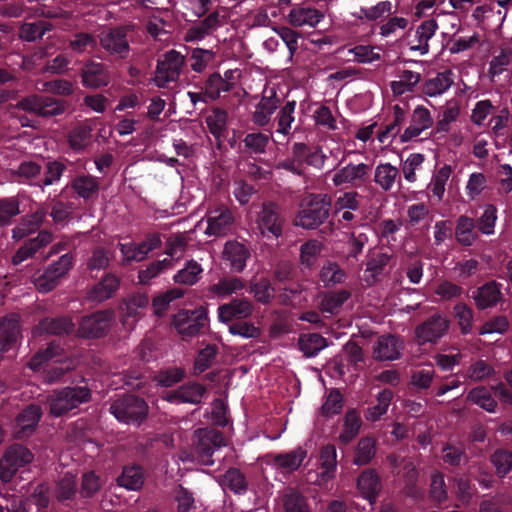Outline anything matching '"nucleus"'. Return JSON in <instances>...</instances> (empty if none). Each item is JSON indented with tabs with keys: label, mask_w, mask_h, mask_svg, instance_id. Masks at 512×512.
I'll use <instances>...</instances> for the list:
<instances>
[{
	"label": "nucleus",
	"mask_w": 512,
	"mask_h": 512,
	"mask_svg": "<svg viewBox=\"0 0 512 512\" xmlns=\"http://www.w3.org/2000/svg\"><path fill=\"white\" fill-rule=\"evenodd\" d=\"M394 397V393L390 389H384L379 392L377 396V403L369 406L365 412L364 417L367 421H378L383 415L387 413L388 407Z\"/></svg>",
	"instance_id": "46"
},
{
	"label": "nucleus",
	"mask_w": 512,
	"mask_h": 512,
	"mask_svg": "<svg viewBox=\"0 0 512 512\" xmlns=\"http://www.w3.org/2000/svg\"><path fill=\"white\" fill-rule=\"evenodd\" d=\"M286 219L281 208L274 202L264 203L258 215L257 224L263 237L278 239L283 234Z\"/></svg>",
	"instance_id": "8"
},
{
	"label": "nucleus",
	"mask_w": 512,
	"mask_h": 512,
	"mask_svg": "<svg viewBox=\"0 0 512 512\" xmlns=\"http://www.w3.org/2000/svg\"><path fill=\"white\" fill-rule=\"evenodd\" d=\"M161 244V237L158 233H149L146 235L145 239L139 243L119 244V249L126 262H140L144 260L151 251L160 248Z\"/></svg>",
	"instance_id": "15"
},
{
	"label": "nucleus",
	"mask_w": 512,
	"mask_h": 512,
	"mask_svg": "<svg viewBox=\"0 0 512 512\" xmlns=\"http://www.w3.org/2000/svg\"><path fill=\"white\" fill-rule=\"evenodd\" d=\"M405 121V110L398 104L393 106V120L379 132L377 136L379 142L385 143L389 138H394L399 135Z\"/></svg>",
	"instance_id": "49"
},
{
	"label": "nucleus",
	"mask_w": 512,
	"mask_h": 512,
	"mask_svg": "<svg viewBox=\"0 0 512 512\" xmlns=\"http://www.w3.org/2000/svg\"><path fill=\"white\" fill-rule=\"evenodd\" d=\"M82 85L90 89L106 87L111 82V74L106 64L87 61L80 70Z\"/></svg>",
	"instance_id": "16"
},
{
	"label": "nucleus",
	"mask_w": 512,
	"mask_h": 512,
	"mask_svg": "<svg viewBox=\"0 0 512 512\" xmlns=\"http://www.w3.org/2000/svg\"><path fill=\"white\" fill-rule=\"evenodd\" d=\"M449 327V321L439 315L435 314L429 317L425 322L417 326L416 336L422 342H436L440 339Z\"/></svg>",
	"instance_id": "23"
},
{
	"label": "nucleus",
	"mask_w": 512,
	"mask_h": 512,
	"mask_svg": "<svg viewBox=\"0 0 512 512\" xmlns=\"http://www.w3.org/2000/svg\"><path fill=\"white\" fill-rule=\"evenodd\" d=\"M285 512H307L306 497L296 489H289L282 497Z\"/></svg>",
	"instance_id": "64"
},
{
	"label": "nucleus",
	"mask_w": 512,
	"mask_h": 512,
	"mask_svg": "<svg viewBox=\"0 0 512 512\" xmlns=\"http://www.w3.org/2000/svg\"><path fill=\"white\" fill-rule=\"evenodd\" d=\"M403 340L393 334H384L373 345V358L377 361H393L401 357Z\"/></svg>",
	"instance_id": "17"
},
{
	"label": "nucleus",
	"mask_w": 512,
	"mask_h": 512,
	"mask_svg": "<svg viewBox=\"0 0 512 512\" xmlns=\"http://www.w3.org/2000/svg\"><path fill=\"white\" fill-rule=\"evenodd\" d=\"M206 388L196 382H188L177 389L170 390L164 393L163 399L171 404H199L202 401Z\"/></svg>",
	"instance_id": "18"
},
{
	"label": "nucleus",
	"mask_w": 512,
	"mask_h": 512,
	"mask_svg": "<svg viewBox=\"0 0 512 512\" xmlns=\"http://www.w3.org/2000/svg\"><path fill=\"white\" fill-rule=\"evenodd\" d=\"M199 87L204 90L205 95L209 98L210 102H214L221 97L222 93L232 91L235 87V83L228 81L227 79H223L221 74L215 71L209 74L203 82V85Z\"/></svg>",
	"instance_id": "34"
},
{
	"label": "nucleus",
	"mask_w": 512,
	"mask_h": 512,
	"mask_svg": "<svg viewBox=\"0 0 512 512\" xmlns=\"http://www.w3.org/2000/svg\"><path fill=\"white\" fill-rule=\"evenodd\" d=\"M376 454V440L373 437H362L355 449L354 464L364 466L369 464Z\"/></svg>",
	"instance_id": "53"
},
{
	"label": "nucleus",
	"mask_w": 512,
	"mask_h": 512,
	"mask_svg": "<svg viewBox=\"0 0 512 512\" xmlns=\"http://www.w3.org/2000/svg\"><path fill=\"white\" fill-rule=\"evenodd\" d=\"M53 239L51 232L42 230L34 238L24 242V244L16 251L12 257V263L19 265L23 261L33 257L42 247L49 244Z\"/></svg>",
	"instance_id": "30"
},
{
	"label": "nucleus",
	"mask_w": 512,
	"mask_h": 512,
	"mask_svg": "<svg viewBox=\"0 0 512 512\" xmlns=\"http://www.w3.org/2000/svg\"><path fill=\"white\" fill-rule=\"evenodd\" d=\"M250 256L249 249L236 240L228 241L224 245L223 259L232 272L241 273L245 269Z\"/></svg>",
	"instance_id": "24"
},
{
	"label": "nucleus",
	"mask_w": 512,
	"mask_h": 512,
	"mask_svg": "<svg viewBox=\"0 0 512 512\" xmlns=\"http://www.w3.org/2000/svg\"><path fill=\"white\" fill-rule=\"evenodd\" d=\"M66 159H49L45 162L43 175L41 174L40 189L57 184L67 170Z\"/></svg>",
	"instance_id": "37"
},
{
	"label": "nucleus",
	"mask_w": 512,
	"mask_h": 512,
	"mask_svg": "<svg viewBox=\"0 0 512 512\" xmlns=\"http://www.w3.org/2000/svg\"><path fill=\"white\" fill-rule=\"evenodd\" d=\"M429 487V498L432 502L441 505L448 499V491L444 480V475L440 471H434L431 474Z\"/></svg>",
	"instance_id": "59"
},
{
	"label": "nucleus",
	"mask_w": 512,
	"mask_h": 512,
	"mask_svg": "<svg viewBox=\"0 0 512 512\" xmlns=\"http://www.w3.org/2000/svg\"><path fill=\"white\" fill-rule=\"evenodd\" d=\"M228 113L226 110L216 107L212 113L206 117V124L210 133L218 142V147L221 145L222 138L225 137L227 131Z\"/></svg>",
	"instance_id": "42"
},
{
	"label": "nucleus",
	"mask_w": 512,
	"mask_h": 512,
	"mask_svg": "<svg viewBox=\"0 0 512 512\" xmlns=\"http://www.w3.org/2000/svg\"><path fill=\"white\" fill-rule=\"evenodd\" d=\"M502 284L491 280L478 287L473 292V299L478 309L485 310L496 306L503 298L501 292Z\"/></svg>",
	"instance_id": "28"
},
{
	"label": "nucleus",
	"mask_w": 512,
	"mask_h": 512,
	"mask_svg": "<svg viewBox=\"0 0 512 512\" xmlns=\"http://www.w3.org/2000/svg\"><path fill=\"white\" fill-rule=\"evenodd\" d=\"M66 187L70 188L78 198L89 202L98 197L100 183L95 176L81 174L75 176Z\"/></svg>",
	"instance_id": "27"
},
{
	"label": "nucleus",
	"mask_w": 512,
	"mask_h": 512,
	"mask_svg": "<svg viewBox=\"0 0 512 512\" xmlns=\"http://www.w3.org/2000/svg\"><path fill=\"white\" fill-rule=\"evenodd\" d=\"M245 288L239 277H224L209 287V292L218 298H225Z\"/></svg>",
	"instance_id": "47"
},
{
	"label": "nucleus",
	"mask_w": 512,
	"mask_h": 512,
	"mask_svg": "<svg viewBox=\"0 0 512 512\" xmlns=\"http://www.w3.org/2000/svg\"><path fill=\"white\" fill-rule=\"evenodd\" d=\"M172 324L182 339L188 340L203 331L207 314L202 310H180L174 315Z\"/></svg>",
	"instance_id": "9"
},
{
	"label": "nucleus",
	"mask_w": 512,
	"mask_h": 512,
	"mask_svg": "<svg viewBox=\"0 0 512 512\" xmlns=\"http://www.w3.org/2000/svg\"><path fill=\"white\" fill-rule=\"evenodd\" d=\"M467 401L481 407L488 412H495L497 402L493 398L490 390L485 386H478L471 389L466 397Z\"/></svg>",
	"instance_id": "52"
},
{
	"label": "nucleus",
	"mask_w": 512,
	"mask_h": 512,
	"mask_svg": "<svg viewBox=\"0 0 512 512\" xmlns=\"http://www.w3.org/2000/svg\"><path fill=\"white\" fill-rule=\"evenodd\" d=\"M288 22L294 27H315L324 14L309 3L295 4L289 14Z\"/></svg>",
	"instance_id": "21"
},
{
	"label": "nucleus",
	"mask_w": 512,
	"mask_h": 512,
	"mask_svg": "<svg viewBox=\"0 0 512 512\" xmlns=\"http://www.w3.org/2000/svg\"><path fill=\"white\" fill-rule=\"evenodd\" d=\"M34 460L32 451L23 444L9 445L0 458V480L9 483L20 469Z\"/></svg>",
	"instance_id": "4"
},
{
	"label": "nucleus",
	"mask_w": 512,
	"mask_h": 512,
	"mask_svg": "<svg viewBox=\"0 0 512 512\" xmlns=\"http://www.w3.org/2000/svg\"><path fill=\"white\" fill-rule=\"evenodd\" d=\"M280 103L281 99L277 96L274 88H271L270 90L265 89L263 96L253 112V123L260 127L266 126L270 122L272 115L279 107Z\"/></svg>",
	"instance_id": "20"
},
{
	"label": "nucleus",
	"mask_w": 512,
	"mask_h": 512,
	"mask_svg": "<svg viewBox=\"0 0 512 512\" xmlns=\"http://www.w3.org/2000/svg\"><path fill=\"white\" fill-rule=\"evenodd\" d=\"M455 238L463 246H471L478 238L475 219L461 215L456 220Z\"/></svg>",
	"instance_id": "38"
},
{
	"label": "nucleus",
	"mask_w": 512,
	"mask_h": 512,
	"mask_svg": "<svg viewBox=\"0 0 512 512\" xmlns=\"http://www.w3.org/2000/svg\"><path fill=\"white\" fill-rule=\"evenodd\" d=\"M185 65V57L178 51L171 49L165 52L158 60L152 78L158 88L167 89L170 83L179 81Z\"/></svg>",
	"instance_id": "3"
},
{
	"label": "nucleus",
	"mask_w": 512,
	"mask_h": 512,
	"mask_svg": "<svg viewBox=\"0 0 512 512\" xmlns=\"http://www.w3.org/2000/svg\"><path fill=\"white\" fill-rule=\"evenodd\" d=\"M43 416L42 408L38 404L27 405L16 417L13 437L23 440L31 437Z\"/></svg>",
	"instance_id": "13"
},
{
	"label": "nucleus",
	"mask_w": 512,
	"mask_h": 512,
	"mask_svg": "<svg viewBox=\"0 0 512 512\" xmlns=\"http://www.w3.org/2000/svg\"><path fill=\"white\" fill-rule=\"evenodd\" d=\"M93 128L88 123H81L74 127L68 135L69 146L74 151L84 150L90 143Z\"/></svg>",
	"instance_id": "51"
},
{
	"label": "nucleus",
	"mask_w": 512,
	"mask_h": 512,
	"mask_svg": "<svg viewBox=\"0 0 512 512\" xmlns=\"http://www.w3.org/2000/svg\"><path fill=\"white\" fill-rule=\"evenodd\" d=\"M490 462L499 478H505L512 471V451L497 449L491 456Z\"/></svg>",
	"instance_id": "60"
},
{
	"label": "nucleus",
	"mask_w": 512,
	"mask_h": 512,
	"mask_svg": "<svg viewBox=\"0 0 512 512\" xmlns=\"http://www.w3.org/2000/svg\"><path fill=\"white\" fill-rule=\"evenodd\" d=\"M432 125L433 119L430 111L423 106H417L412 113L410 125L400 135V141L402 143L409 142L426 129L431 128Z\"/></svg>",
	"instance_id": "26"
},
{
	"label": "nucleus",
	"mask_w": 512,
	"mask_h": 512,
	"mask_svg": "<svg viewBox=\"0 0 512 512\" xmlns=\"http://www.w3.org/2000/svg\"><path fill=\"white\" fill-rule=\"evenodd\" d=\"M401 180L399 170L390 163H381L374 171V182L384 191H390Z\"/></svg>",
	"instance_id": "41"
},
{
	"label": "nucleus",
	"mask_w": 512,
	"mask_h": 512,
	"mask_svg": "<svg viewBox=\"0 0 512 512\" xmlns=\"http://www.w3.org/2000/svg\"><path fill=\"white\" fill-rule=\"evenodd\" d=\"M77 493L76 476L66 473L56 484L55 496L59 502L73 500Z\"/></svg>",
	"instance_id": "61"
},
{
	"label": "nucleus",
	"mask_w": 512,
	"mask_h": 512,
	"mask_svg": "<svg viewBox=\"0 0 512 512\" xmlns=\"http://www.w3.org/2000/svg\"><path fill=\"white\" fill-rule=\"evenodd\" d=\"M74 329L75 324L72 318L68 315H64L41 319L35 327L34 333L37 335L63 336L72 333Z\"/></svg>",
	"instance_id": "22"
},
{
	"label": "nucleus",
	"mask_w": 512,
	"mask_h": 512,
	"mask_svg": "<svg viewBox=\"0 0 512 512\" xmlns=\"http://www.w3.org/2000/svg\"><path fill=\"white\" fill-rule=\"evenodd\" d=\"M100 46L111 56L117 59H126L130 52L125 27L119 26L101 32Z\"/></svg>",
	"instance_id": "11"
},
{
	"label": "nucleus",
	"mask_w": 512,
	"mask_h": 512,
	"mask_svg": "<svg viewBox=\"0 0 512 512\" xmlns=\"http://www.w3.org/2000/svg\"><path fill=\"white\" fill-rule=\"evenodd\" d=\"M222 485L235 494L242 495L248 490L245 475L238 468H229L222 477Z\"/></svg>",
	"instance_id": "54"
},
{
	"label": "nucleus",
	"mask_w": 512,
	"mask_h": 512,
	"mask_svg": "<svg viewBox=\"0 0 512 512\" xmlns=\"http://www.w3.org/2000/svg\"><path fill=\"white\" fill-rule=\"evenodd\" d=\"M202 272L201 265L195 260H190L174 275L173 279L177 284L192 286L199 281Z\"/></svg>",
	"instance_id": "57"
},
{
	"label": "nucleus",
	"mask_w": 512,
	"mask_h": 512,
	"mask_svg": "<svg viewBox=\"0 0 512 512\" xmlns=\"http://www.w3.org/2000/svg\"><path fill=\"white\" fill-rule=\"evenodd\" d=\"M396 12V6L390 0L378 1L368 7H360L352 16L361 24H367L372 28L379 27L391 14Z\"/></svg>",
	"instance_id": "14"
},
{
	"label": "nucleus",
	"mask_w": 512,
	"mask_h": 512,
	"mask_svg": "<svg viewBox=\"0 0 512 512\" xmlns=\"http://www.w3.org/2000/svg\"><path fill=\"white\" fill-rule=\"evenodd\" d=\"M371 172V165L348 163L333 175L332 182L336 187L349 184L352 187L358 188L370 180Z\"/></svg>",
	"instance_id": "12"
},
{
	"label": "nucleus",
	"mask_w": 512,
	"mask_h": 512,
	"mask_svg": "<svg viewBox=\"0 0 512 512\" xmlns=\"http://www.w3.org/2000/svg\"><path fill=\"white\" fill-rule=\"evenodd\" d=\"M323 244L317 239H310L300 247V261L306 268L313 267L321 255Z\"/></svg>",
	"instance_id": "58"
},
{
	"label": "nucleus",
	"mask_w": 512,
	"mask_h": 512,
	"mask_svg": "<svg viewBox=\"0 0 512 512\" xmlns=\"http://www.w3.org/2000/svg\"><path fill=\"white\" fill-rule=\"evenodd\" d=\"M362 426V420L357 410L351 409L346 412L343 428L339 435V440L344 443H350L359 433Z\"/></svg>",
	"instance_id": "48"
},
{
	"label": "nucleus",
	"mask_w": 512,
	"mask_h": 512,
	"mask_svg": "<svg viewBox=\"0 0 512 512\" xmlns=\"http://www.w3.org/2000/svg\"><path fill=\"white\" fill-rule=\"evenodd\" d=\"M92 398L87 386H67L53 390L47 396L49 414L62 417L77 409L81 404L88 403Z\"/></svg>",
	"instance_id": "1"
},
{
	"label": "nucleus",
	"mask_w": 512,
	"mask_h": 512,
	"mask_svg": "<svg viewBox=\"0 0 512 512\" xmlns=\"http://www.w3.org/2000/svg\"><path fill=\"white\" fill-rule=\"evenodd\" d=\"M221 16L218 11L210 13L203 20L191 26L185 36L186 41H201L206 36L212 34L218 27L222 25Z\"/></svg>",
	"instance_id": "32"
},
{
	"label": "nucleus",
	"mask_w": 512,
	"mask_h": 512,
	"mask_svg": "<svg viewBox=\"0 0 512 512\" xmlns=\"http://www.w3.org/2000/svg\"><path fill=\"white\" fill-rule=\"evenodd\" d=\"M185 375V370L181 367H168L159 370L152 380L155 381L157 385L168 388L181 382L185 378Z\"/></svg>",
	"instance_id": "62"
},
{
	"label": "nucleus",
	"mask_w": 512,
	"mask_h": 512,
	"mask_svg": "<svg viewBox=\"0 0 512 512\" xmlns=\"http://www.w3.org/2000/svg\"><path fill=\"white\" fill-rule=\"evenodd\" d=\"M254 306L246 298H234L230 302L218 307V318L222 323H232L234 320H242L252 315Z\"/></svg>",
	"instance_id": "19"
},
{
	"label": "nucleus",
	"mask_w": 512,
	"mask_h": 512,
	"mask_svg": "<svg viewBox=\"0 0 512 512\" xmlns=\"http://www.w3.org/2000/svg\"><path fill=\"white\" fill-rule=\"evenodd\" d=\"M144 480L143 468L139 465H129L123 467L121 475L117 478V483L127 490L137 491L142 488Z\"/></svg>",
	"instance_id": "40"
},
{
	"label": "nucleus",
	"mask_w": 512,
	"mask_h": 512,
	"mask_svg": "<svg viewBox=\"0 0 512 512\" xmlns=\"http://www.w3.org/2000/svg\"><path fill=\"white\" fill-rule=\"evenodd\" d=\"M42 166L35 161H22L16 169L11 170L13 180L20 184L40 188Z\"/></svg>",
	"instance_id": "31"
},
{
	"label": "nucleus",
	"mask_w": 512,
	"mask_h": 512,
	"mask_svg": "<svg viewBox=\"0 0 512 512\" xmlns=\"http://www.w3.org/2000/svg\"><path fill=\"white\" fill-rule=\"evenodd\" d=\"M299 349L304 356L315 357L328 346V340L319 333L301 334L298 340Z\"/></svg>",
	"instance_id": "43"
},
{
	"label": "nucleus",
	"mask_w": 512,
	"mask_h": 512,
	"mask_svg": "<svg viewBox=\"0 0 512 512\" xmlns=\"http://www.w3.org/2000/svg\"><path fill=\"white\" fill-rule=\"evenodd\" d=\"M381 487V479L373 469H365L358 476L357 488L363 498L367 499L370 503L375 502Z\"/></svg>",
	"instance_id": "33"
},
{
	"label": "nucleus",
	"mask_w": 512,
	"mask_h": 512,
	"mask_svg": "<svg viewBox=\"0 0 512 512\" xmlns=\"http://www.w3.org/2000/svg\"><path fill=\"white\" fill-rule=\"evenodd\" d=\"M149 380L150 377L146 375L144 367H130L124 374V384L136 391L143 392Z\"/></svg>",
	"instance_id": "63"
},
{
	"label": "nucleus",
	"mask_w": 512,
	"mask_h": 512,
	"mask_svg": "<svg viewBox=\"0 0 512 512\" xmlns=\"http://www.w3.org/2000/svg\"><path fill=\"white\" fill-rule=\"evenodd\" d=\"M20 323L17 315L4 317L0 321V354L13 349L20 337Z\"/></svg>",
	"instance_id": "29"
},
{
	"label": "nucleus",
	"mask_w": 512,
	"mask_h": 512,
	"mask_svg": "<svg viewBox=\"0 0 512 512\" xmlns=\"http://www.w3.org/2000/svg\"><path fill=\"white\" fill-rule=\"evenodd\" d=\"M330 197L326 194L312 195L307 205L299 212L296 225L304 229H316L329 217Z\"/></svg>",
	"instance_id": "5"
},
{
	"label": "nucleus",
	"mask_w": 512,
	"mask_h": 512,
	"mask_svg": "<svg viewBox=\"0 0 512 512\" xmlns=\"http://www.w3.org/2000/svg\"><path fill=\"white\" fill-rule=\"evenodd\" d=\"M198 442L193 450L195 460L206 466L214 464L213 454L215 450L224 444L223 434L215 429H199Z\"/></svg>",
	"instance_id": "10"
},
{
	"label": "nucleus",
	"mask_w": 512,
	"mask_h": 512,
	"mask_svg": "<svg viewBox=\"0 0 512 512\" xmlns=\"http://www.w3.org/2000/svg\"><path fill=\"white\" fill-rule=\"evenodd\" d=\"M46 215V212L38 210L30 216L23 217L20 224L12 230L13 238L20 240L34 232L41 226Z\"/></svg>",
	"instance_id": "45"
},
{
	"label": "nucleus",
	"mask_w": 512,
	"mask_h": 512,
	"mask_svg": "<svg viewBox=\"0 0 512 512\" xmlns=\"http://www.w3.org/2000/svg\"><path fill=\"white\" fill-rule=\"evenodd\" d=\"M17 108L47 118L63 114L66 107L62 100L50 96L33 94L19 100Z\"/></svg>",
	"instance_id": "7"
},
{
	"label": "nucleus",
	"mask_w": 512,
	"mask_h": 512,
	"mask_svg": "<svg viewBox=\"0 0 512 512\" xmlns=\"http://www.w3.org/2000/svg\"><path fill=\"white\" fill-rule=\"evenodd\" d=\"M438 29V24L435 19H428L423 21L415 31L416 44H411L412 51H418L421 55L429 52V40L432 39Z\"/></svg>",
	"instance_id": "36"
},
{
	"label": "nucleus",
	"mask_w": 512,
	"mask_h": 512,
	"mask_svg": "<svg viewBox=\"0 0 512 512\" xmlns=\"http://www.w3.org/2000/svg\"><path fill=\"white\" fill-rule=\"evenodd\" d=\"M51 24L46 21L25 22L19 28V37L27 42H35L50 31Z\"/></svg>",
	"instance_id": "55"
},
{
	"label": "nucleus",
	"mask_w": 512,
	"mask_h": 512,
	"mask_svg": "<svg viewBox=\"0 0 512 512\" xmlns=\"http://www.w3.org/2000/svg\"><path fill=\"white\" fill-rule=\"evenodd\" d=\"M453 84L452 72L445 70L439 72L435 77L427 79L422 86V92L430 97L441 95Z\"/></svg>",
	"instance_id": "39"
},
{
	"label": "nucleus",
	"mask_w": 512,
	"mask_h": 512,
	"mask_svg": "<svg viewBox=\"0 0 512 512\" xmlns=\"http://www.w3.org/2000/svg\"><path fill=\"white\" fill-rule=\"evenodd\" d=\"M109 411L119 422L139 426L146 420L149 407L143 398L124 394L111 403Z\"/></svg>",
	"instance_id": "2"
},
{
	"label": "nucleus",
	"mask_w": 512,
	"mask_h": 512,
	"mask_svg": "<svg viewBox=\"0 0 512 512\" xmlns=\"http://www.w3.org/2000/svg\"><path fill=\"white\" fill-rule=\"evenodd\" d=\"M115 319L112 309L95 311L81 317L78 323V335L85 339H99L105 337Z\"/></svg>",
	"instance_id": "6"
},
{
	"label": "nucleus",
	"mask_w": 512,
	"mask_h": 512,
	"mask_svg": "<svg viewBox=\"0 0 512 512\" xmlns=\"http://www.w3.org/2000/svg\"><path fill=\"white\" fill-rule=\"evenodd\" d=\"M337 452L333 444H328L322 447L320 452L321 460V476L324 480H329L334 477L337 467Z\"/></svg>",
	"instance_id": "56"
},
{
	"label": "nucleus",
	"mask_w": 512,
	"mask_h": 512,
	"mask_svg": "<svg viewBox=\"0 0 512 512\" xmlns=\"http://www.w3.org/2000/svg\"><path fill=\"white\" fill-rule=\"evenodd\" d=\"M306 456L307 451L301 447H298L287 453L277 454L274 457V463L279 468L287 472H294L298 470Z\"/></svg>",
	"instance_id": "44"
},
{
	"label": "nucleus",
	"mask_w": 512,
	"mask_h": 512,
	"mask_svg": "<svg viewBox=\"0 0 512 512\" xmlns=\"http://www.w3.org/2000/svg\"><path fill=\"white\" fill-rule=\"evenodd\" d=\"M120 279L111 273L106 274L89 292V299L101 303L110 299L118 290Z\"/></svg>",
	"instance_id": "35"
},
{
	"label": "nucleus",
	"mask_w": 512,
	"mask_h": 512,
	"mask_svg": "<svg viewBox=\"0 0 512 512\" xmlns=\"http://www.w3.org/2000/svg\"><path fill=\"white\" fill-rule=\"evenodd\" d=\"M350 296L351 293L344 289L328 292L319 304L320 310L324 313L337 314Z\"/></svg>",
	"instance_id": "50"
},
{
	"label": "nucleus",
	"mask_w": 512,
	"mask_h": 512,
	"mask_svg": "<svg viewBox=\"0 0 512 512\" xmlns=\"http://www.w3.org/2000/svg\"><path fill=\"white\" fill-rule=\"evenodd\" d=\"M234 217L232 212L225 207L211 210L207 216V228L205 233L209 236L226 235L233 227Z\"/></svg>",
	"instance_id": "25"
}]
</instances>
